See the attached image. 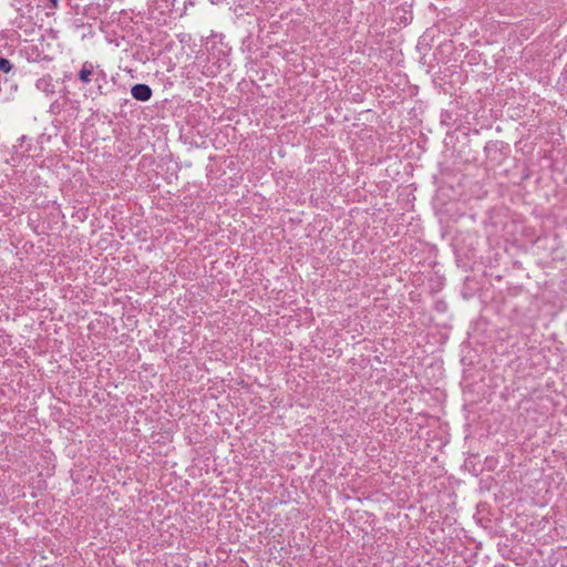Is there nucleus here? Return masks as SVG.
I'll return each mask as SVG.
<instances>
[{
  "mask_svg": "<svg viewBox=\"0 0 567 567\" xmlns=\"http://www.w3.org/2000/svg\"><path fill=\"white\" fill-rule=\"evenodd\" d=\"M11 69L12 64L10 63V61L4 58H0V70L4 73H8L11 71Z\"/></svg>",
  "mask_w": 567,
  "mask_h": 567,
  "instance_id": "obj_3",
  "label": "nucleus"
},
{
  "mask_svg": "<svg viewBox=\"0 0 567 567\" xmlns=\"http://www.w3.org/2000/svg\"><path fill=\"white\" fill-rule=\"evenodd\" d=\"M53 4V7H56L58 0H50Z\"/></svg>",
  "mask_w": 567,
  "mask_h": 567,
  "instance_id": "obj_4",
  "label": "nucleus"
},
{
  "mask_svg": "<svg viewBox=\"0 0 567 567\" xmlns=\"http://www.w3.org/2000/svg\"><path fill=\"white\" fill-rule=\"evenodd\" d=\"M93 74V65L89 62H85L80 71V80L84 83H89L91 81V76Z\"/></svg>",
  "mask_w": 567,
  "mask_h": 567,
  "instance_id": "obj_2",
  "label": "nucleus"
},
{
  "mask_svg": "<svg viewBox=\"0 0 567 567\" xmlns=\"http://www.w3.org/2000/svg\"><path fill=\"white\" fill-rule=\"evenodd\" d=\"M132 96L138 101H148L152 96V90L146 84H135L131 90Z\"/></svg>",
  "mask_w": 567,
  "mask_h": 567,
  "instance_id": "obj_1",
  "label": "nucleus"
}]
</instances>
